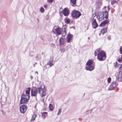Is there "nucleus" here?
<instances>
[{
	"label": "nucleus",
	"mask_w": 122,
	"mask_h": 122,
	"mask_svg": "<svg viewBox=\"0 0 122 122\" xmlns=\"http://www.w3.org/2000/svg\"><path fill=\"white\" fill-rule=\"evenodd\" d=\"M94 69V67L92 66H88L86 67V69L90 71H92Z\"/></svg>",
	"instance_id": "15"
},
{
	"label": "nucleus",
	"mask_w": 122,
	"mask_h": 122,
	"mask_svg": "<svg viewBox=\"0 0 122 122\" xmlns=\"http://www.w3.org/2000/svg\"><path fill=\"white\" fill-rule=\"evenodd\" d=\"M30 89L31 88L30 87L28 88L27 89L26 91V94L29 96Z\"/></svg>",
	"instance_id": "20"
},
{
	"label": "nucleus",
	"mask_w": 122,
	"mask_h": 122,
	"mask_svg": "<svg viewBox=\"0 0 122 122\" xmlns=\"http://www.w3.org/2000/svg\"><path fill=\"white\" fill-rule=\"evenodd\" d=\"M111 81V78L110 77L107 80V82L108 83H110Z\"/></svg>",
	"instance_id": "30"
},
{
	"label": "nucleus",
	"mask_w": 122,
	"mask_h": 122,
	"mask_svg": "<svg viewBox=\"0 0 122 122\" xmlns=\"http://www.w3.org/2000/svg\"><path fill=\"white\" fill-rule=\"evenodd\" d=\"M36 117V115H34L32 116V118L31 120V121H33L35 120V118Z\"/></svg>",
	"instance_id": "23"
},
{
	"label": "nucleus",
	"mask_w": 122,
	"mask_h": 122,
	"mask_svg": "<svg viewBox=\"0 0 122 122\" xmlns=\"http://www.w3.org/2000/svg\"><path fill=\"white\" fill-rule=\"evenodd\" d=\"M71 1L73 4H75L76 3V0H71Z\"/></svg>",
	"instance_id": "26"
},
{
	"label": "nucleus",
	"mask_w": 122,
	"mask_h": 122,
	"mask_svg": "<svg viewBox=\"0 0 122 122\" xmlns=\"http://www.w3.org/2000/svg\"><path fill=\"white\" fill-rule=\"evenodd\" d=\"M49 108L50 110L51 111L53 110L54 108L52 105L51 104H49Z\"/></svg>",
	"instance_id": "24"
},
{
	"label": "nucleus",
	"mask_w": 122,
	"mask_h": 122,
	"mask_svg": "<svg viewBox=\"0 0 122 122\" xmlns=\"http://www.w3.org/2000/svg\"><path fill=\"white\" fill-rule=\"evenodd\" d=\"M81 15L80 13L78 11H74L73 12L72 15L73 17L76 18H78Z\"/></svg>",
	"instance_id": "5"
},
{
	"label": "nucleus",
	"mask_w": 122,
	"mask_h": 122,
	"mask_svg": "<svg viewBox=\"0 0 122 122\" xmlns=\"http://www.w3.org/2000/svg\"><path fill=\"white\" fill-rule=\"evenodd\" d=\"M30 97V96L29 95L22 94L21 96V99L20 100L21 104L25 103L28 102L29 99Z\"/></svg>",
	"instance_id": "3"
},
{
	"label": "nucleus",
	"mask_w": 122,
	"mask_h": 122,
	"mask_svg": "<svg viewBox=\"0 0 122 122\" xmlns=\"http://www.w3.org/2000/svg\"><path fill=\"white\" fill-rule=\"evenodd\" d=\"M109 21L108 20H106L102 22L100 25V26L102 27L103 26L105 25L108 23Z\"/></svg>",
	"instance_id": "12"
},
{
	"label": "nucleus",
	"mask_w": 122,
	"mask_h": 122,
	"mask_svg": "<svg viewBox=\"0 0 122 122\" xmlns=\"http://www.w3.org/2000/svg\"><path fill=\"white\" fill-rule=\"evenodd\" d=\"M99 36H100L101 35H100V34H99Z\"/></svg>",
	"instance_id": "47"
},
{
	"label": "nucleus",
	"mask_w": 122,
	"mask_h": 122,
	"mask_svg": "<svg viewBox=\"0 0 122 122\" xmlns=\"http://www.w3.org/2000/svg\"><path fill=\"white\" fill-rule=\"evenodd\" d=\"M44 7L45 8H46L47 7V5H45L44 6Z\"/></svg>",
	"instance_id": "40"
},
{
	"label": "nucleus",
	"mask_w": 122,
	"mask_h": 122,
	"mask_svg": "<svg viewBox=\"0 0 122 122\" xmlns=\"http://www.w3.org/2000/svg\"><path fill=\"white\" fill-rule=\"evenodd\" d=\"M53 32L54 34H56L55 32L54 31H53Z\"/></svg>",
	"instance_id": "45"
},
{
	"label": "nucleus",
	"mask_w": 122,
	"mask_h": 122,
	"mask_svg": "<svg viewBox=\"0 0 122 122\" xmlns=\"http://www.w3.org/2000/svg\"><path fill=\"white\" fill-rule=\"evenodd\" d=\"M100 51V49H97L96 51L97 52H99Z\"/></svg>",
	"instance_id": "39"
},
{
	"label": "nucleus",
	"mask_w": 122,
	"mask_h": 122,
	"mask_svg": "<svg viewBox=\"0 0 122 122\" xmlns=\"http://www.w3.org/2000/svg\"><path fill=\"white\" fill-rule=\"evenodd\" d=\"M97 52H97L96 51H95L94 53V54L95 56H96L97 55Z\"/></svg>",
	"instance_id": "37"
},
{
	"label": "nucleus",
	"mask_w": 122,
	"mask_h": 122,
	"mask_svg": "<svg viewBox=\"0 0 122 122\" xmlns=\"http://www.w3.org/2000/svg\"><path fill=\"white\" fill-rule=\"evenodd\" d=\"M43 91V89L42 87H39L36 88L35 89H32L31 90V94L32 96L36 97L38 92L41 94V91Z\"/></svg>",
	"instance_id": "1"
},
{
	"label": "nucleus",
	"mask_w": 122,
	"mask_h": 122,
	"mask_svg": "<svg viewBox=\"0 0 122 122\" xmlns=\"http://www.w3.org/2000/svg\"><path fill=\"white\" fill-rule=\"evenodd\" d=\"M63 32L62 33L63 35L64 36H65L66 34V31L64 30H63Z\"/></svg>",
	"instance_id": "31"
},
{
	"label": "nucleus",
	"mask_w": 122,
	"mask_h": 122,
	"mask_svg": "<svg viewBox=\"0 0 122 122\" xmlns=\"http://www.w3.org/2000/svg\"><path fill=\"white\" fill-rule=\"evenodd\" d=\"M63 14L65 16H66L68 15L69 12L67 8H65L63 10Z\"/></svg>",
	"instance_id": "16"
},
{
	"label": "nucleus",
	"mask_w": 122,
	"mask_h": 122,
	"mask_svg": "<svg viewBox=\"0 0 122 122\" xmlns=\"http://www.w3.org/2000/svg\"><path fill=\"white\" fill-rule=\"evenodd\" d=\"M40 11H41V13H43V12L44 10V9L42 7H41L40 9Z\"/></svg>",
	"instance_id": "27"
},
{
	"label": "nucleus",
	"mask_w": 122,
	"mask_h": 122,
	"mask_svg": "<svg viewBox=\"0 0 122 122\" xmlns=\"http://www.w3.org/2000/svg\"><path fill=\"white\" fill-rule=\"evenodd\" d=\"M56 33L58 35H60L61 34V29L59 27L56 28L54 29Z\"/></svg>",
	"instance_id": "10"
},
{
	"label": "nucleus",
	"mask_w": 122,
	"mask_h": 122,
	"mask_svg": "<svg viewBox=\"0 0 122 122\" xmlns=\"http://www.w3.org/2000/svg\"><path fill=\"white\" fill-rule=\"evenodd\" d=\"M102 13L101 12L99 13L97 17L99 21H102L104 19V17L103 16Z\"/></svg>",
	"instance_id": "8"
},
{
	"label": "nucleus",
	"mask_w": 122,
	"mask_h": 122,
	"mask_svg": "<svg viewBox=\"0 0 122 122\" xmlns=\"http://www.w3.org/2000/svg\"><path fill=\"white\" fill-rule=\"evenodd\" d=\"M116 79L117 81L122 82V70L119 71L116 77Z\"/></svg>",
	"instance_id": "4"
},
{
	"label": "nucleus",
	"mask_w": 122,
	"mask_h": 122,
	"mask_svg": "<svg viewBox=\"0 0 122 122\" xmlns=\"http://www.w3.org/2000/svg\"><path fill=\"white\" fill-rule=\"evenodd\" d=\"M65 51V49L64 48H63L61 49V51L62 52H64Z\"/></svg>",
	"instance_id": "36"
},
{
	"label": "nucleus",
	"mask_w": 122,
	"mask_h": 122,
	"mask_svg": "<svg viewBox=\"0 0 122 122\" xmlns=\"http://www.w3.org/2000/svg\"><path fill=\"white\" fill-rule=\"evenodd\" d=\"M60 44V45H62L64 43V39L63 38L60 39L59 41Z\"/></svg>",
	"instance_id": "18"
},
{
	"label": "nucleus",
	"mask_w": 122,
	"mask_h": 122,
	"mask_svg": "<svg viewBox=\"0 0 122 122\" xmlns=\"http://www.w3.org/2000/svg\"><path fill=\"white\" fill-rule=\"evenodd\" d=\"M45 116H46L45 115V114H44V116H43V117H42L43 118L44 117V118H45Z\"/></svg>",
	"instance_id": "42"
},
{
	"label": "nucleus",
	"mask_w": 122,
	"mask_h": 122,
	"mask_svg": "<svg viewBox=\"0 0 122 122\" xmlns=\"http://www.w3.org/2000/svg\"><path fill=\"white\" fill-rule=\"evenodd\" d=\"M73 37V36L72 35H71L70 33L68 34L67 36V41L68 43L70 42V41L71 38Z\"/></svg>",
	"instance_id": "13"
},
{
	"label": "nucleus",
	"mask_w": 122,
	"mask_h": 122,
	"mask_svg": "<svg viewBox=\"0 0 122 122\" xmlns=\"http://www.w3.org/2000/svg\"><path fill=\"white\" fill-rule=\"evenodd\" d=\"M26 107L24 105L21 106L20 107V111L21 113H24L26 110Z\"/></svg>",
	"instance_id": "9"
},
{
	"label": "nucleus",
	"mask_w": 122,
	"mask_h": 122,
	"mask_svg": "<svg viewBox=\"0 0 122 122\" xmlns=\"http://www.w3.org/2000/svg\"><path fill=\"white\" fill-rule=\"evenodd\" d=\"M66 28H67V27H66V25H65L63 26V27L62 30L65 31H66Z\"/></svg>",
	"instance_id": "25"
},
{
	"label": "nucleus",
	"mask_w": 122,
	"mask_h": 122,
	"mask_svg": "<svg viewBox=\"0 0 122 122\" xmlns=\"http://www.w3.org/2000/svg\"><path fill=\"white\" fill-rule=\"evenodd\" d=\"M119 59H122V55L119 56Z\"/></svg>",
	"instance_id": "38"
},
{
	"label": "nucleus",
	"mask_w": 122,
	"mask_h": 122,
	"mask_svg": "<svg viewBox=\"0 0 122 122\" xmlns=\"http://www.w3.org/2000/svg\"><path fill=\"white\" fill-rule=\"evenodd\" d=\"M118 61L119 62L121 63H122V59H119L118 60Z\"/></svg>",
	"instance_id": "35"
},
{
	"label": "nucleus",
	"mask_w": 122,
	"mask_h": 122,
	"mask_svg": "<svg viewBox=\"0 0 122 122\" xmlns=\"http://www.w3.org/2000/svg\"><path fill=\"white\" fill-rule=\"evenodd\" d=\"M30 78L31 79H32L33 78V77L32 76H30Z\"/></svg>",
	"instance_id": "41"
},
{
	"label": "nucleus",
	"mask_w": 122,
	"mask_h": 122,
	"mask_svg": "<svg viewBox=\"0 0 122 122\" xmlns=\"http://www.w3.org/2000/svg\"><path fill=\"white\" fill-rule=\"evenodd\" d=\"M106 58V54L105 52L102 51L99 52L98 55L97 59L99 61H103Z\"/></svg>",
	"instance_id": "2"
},
{
	"label": "nucleus",
	"mask_w": 122,
	"mask_h": 122,
	"mask_svg": "<svg viewBox=\"0 0 122 122\" xmlns=\"http://www.w3.org/2000/svg\"><path fill=\"white\" fill-rule=\"evenodd\" d=\"M119 53L121 54H122V46L120 47L119 49Z\"/></svg>",
	"instance_id": "28"
},
{
	"label": "nucleus",
	"mask_w": 122,
	"mask_h": 122,
	"mask_svg": "<svg viewBox=\"0 0 122 122\" xmlns=\"http://www.w3.org/2000/svg\"><path fill=\"white\" fill-rule=\"evenodd\" d=\"M107 31V29L106 28H103V29H102L101 31V32L103 34H104Z\"/></svg>",
	"instance_id": "19"
},
{
	"label": "nucleus",
	"mask_w": 122,
	"mask_h": 122,
	"mask_svg": "<svg viewBox=\"0 0 122 122\" xmlns=\"http://www.w3.org/2000/svg\"><path fill=\"white\" fill-rule=\"evenodd\" d=\"M102 13L103 15V16L104 17V18H105L106 19H107L108 18V13L107 11H106Z\"/></svg>",
	"instance_id": "11"
},
{
	"label": "nucleus",
	"mask_w": 122,
	"mask_h": 122,
	"mask_svg": "<svg viewBox=\"0 0 122 122\" xmlns=\"http://www.w3.org/2000/svg\"><path fill=\"white\" fill-rule=\"evenodd\" d=\"M53 0H47V1L49 3H52L53 2Z\"/></svg>",
	"instance_id": "32"
},
{
	"label": "nucleus",
	"mask_w": 122,
	"mask_h": 122,
	"mask_svg": "<svg viewBox=\"0 0 122 122\" xmlns=\"http://www.w3.org/2000/svg\"><path fill=\"white\" fill-rule=\"evenodd\" d=\"M36 73H37V74H38V72L37 71H36L35 72Z\"/></svg>",
	"instance_id": "44"
},
{
	"label": "nucleus",
	"mask_w": 122,
	"mask_h": 122,
	"mask_svg": "<svg viewBox=\"0 0 122 122\" xmlns=\"http://www.w3.org/2000/svg\"><path fill=\"white\" fill-rule=\"evenodd\" d=\"M107 8L108 9V11H109V8H108V7H107Z\"/></svg>",
	"instance_id": "46"
},
{
	"label": "nucleus",
	"mask_w": 122,
	"mask_h": 122,
	"mask_svg": "<svg viewBox=\"0 0 122 122\" xmlns=\"http://www.w3.org/2000/svg\"><path fill=\"white\" fill-rule=\"evenodd\" d=\"M95 16L96 15L94 14L92 15V17H93V20H92V25L93 28L94 29H96L98 26V24L96 21V19H94V18Z\"/></svg>",
	"instance_id": "7"
},
{
	"label": "nucleus",
	"mask_w": 122,
	"mask_h": 122,
	"mask_svg": "<svg viewBox=\"0 0 122 122\" xmlns=\"http://www.w3.org/2000/svg\"><path fill=\"white\" fill-rule=\"evenodd\" d=\"M53 61V60L52 58H51L47 63V65H50V66L53 65L54 64L52 63Z\"/></svg>",
	"instance_id": "14"
},
{
	"label": "nucleus",
	"mask_w": 122,
	"mask_h": 122,
	"mask_svg": "<svg viewBox=\"0 0 122 122\" xmlns=\"http://www.w3.org/2000/svg\"><path fill=\"white\" fill-rule=\"evenodd\" d=\"M42 114V117H43L44 116V114H47V112H43L41 113Z\"/></svg>",
	"instance_id": "29"
},
{
	"label": "nucleus",
	"mask_w": 122,
	"mask_h": 122,
	"mask_svg": "<svg viewBox=\"0 0 122 122\" xmlns=\"http://www.w3.org/2000/svg\"><path fill=\"white\" fill-rule=\"evenodd\" d=\"M37 20H38V19H37Z\"/></svg>",
	"instance_id": "48"
},
{
	"label": "nucleus",
	"mask_w": 122,
	"mask_h": 122,
	"mask_svg": "<svg viewBox=\"0 0 122 122\" xmlns=\"http://www.w3.org/2000/svg\"><path fill=\"white\" fill-rule=\"evenodd\" d=\"M118 83L116 81L112 82L108 89L109 90H113L114 88L116 87L118 85Z\"/></svg>",
	"instance_id": "6"
},
{
	"label": "nucleus",
	"mask_w": 122,
	"mask_h": 122,
	"mask_svg": "<svg viewBox=\"0 0 122 122\" xmlns=\"http://www.w3.org/2000/svg\"><path fill=\"white\" fill-rule=\"evenodd\" d=\"M34 67H35V65H34Z\"/></svg>",
	"instance_id": "49"
},
{
	"label": "nucleus",
	"mask_w": 122,
	"mask_h": 122,
	"mask_svg": "<svg viewBox=\"0 0 122 122\" xmlns=\"http://www.w3.org/2000/svg\"><path fill=\"white\" fill-rule=\"evenodd\" d=\"M65 21L66 23L69 24L70 23V20L67 18H66L65 19Z\"/></svg>",
	"instance_id": "22"
},
{
	"label": "nucleus",
	"mask_w": 122,
	"mask_h": 122,
	"mask_svg": "<svg viewBox=\"0 0 122 122\" xmlns=\"http://www.w3.org/2000/svg\"><path fill=\"white\" fill-rule=\"evenodd\" d=\"M44 87L43 88H42L43 89V91H41V94H40L41 97H42L46 95L45 92H44V89H45V85H43Z\"/></svg>",
	"instance_id": "17"
},
{
	"label": "nucleus",
	"mask_w": 122,
	"mask_h": 122,
	"mask_svg": "<svg viewBox=\"0 0 122 122\" xmlns=\"http://www.w3.org/2000/svg\"><path fill=\"white\" fill-rule=\"evenodd\" d=\"M122 68V64H121L120 65V66L119 67V71H120L121 70H122V69H121Z\"/></svg>",
	"instance_id": "33"
},
{
	"label": "nucleus",
	"mask_w": 122,
	"mask_h": 122,
	"mask_svg": "<svg viewBox=\"0 0 122 122\" xmlns=\"http://www.w3.org/2000/svg\"><path fill=\"white\" fill-rule=\"evenodd\" d=\"M61 108L60 109H59V111H58V113L57 114V115H58L59 114H60L61 113Z\"/></svg>",
	"instance_id": "34"
},
{
	"label": "nucleus",
	"mask_w": 122,
	"mask_h": 122,
	"mask_svg": "<svg viewBox=\"0 0 122 122\" xmlns=\"http://www.w3.org/2000/svg\"><path fill=\"white\" fill-rule=\"evenodd\" d=\"M92 63V60L88 61L86 63V65L88 66H90Z\"/></svg>",
	"instance_id": "21"
},
{
	"label": "nucleus",
	"mask_w": 122,
	"mask_h": 122,
	"mask_svg": "<svg viewBox=\"0 0 122 122\" xmlns=\"http://www.w3.org/2000/svg\"><path fill=\"white\" fill-rule=\"evenodd\" d=\"M108 39H109V40H110L111 39V38L110 37H108Z\"/></svg>",
	"instance_id": "43"
}]
</instances>
